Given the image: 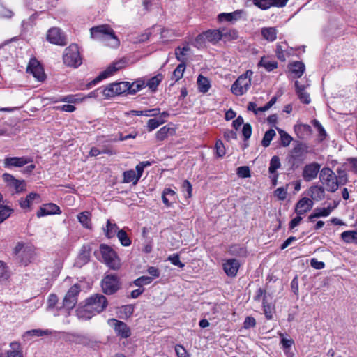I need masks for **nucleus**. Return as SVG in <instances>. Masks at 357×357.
Masks as SVG:
<instances>
[{"instance_id": "72a5a7b5", "label": "nucleus", "mask_w": 357, "mask_h": 357, "mask_svg": "<svg viewBox=\"0 0 357 357\" xmlns=\"http://www.w3.org/2000/svg\"><path fill=\"white\" fill-rule=\"evenodd\" d=\"M289 69L297 78H300L304 73L305 67L303 62L295 61L289 65Z\"/></svg>"}, {"instance_id": "603ef678", "label": "nucleus", "mask_w": 357, "mask_h": 357, "mask_svg": "<svg viewBox=\"0 0 357 357\" xmlns=\"http://www.w3.org/2000/svg\"><path fill=\"white\" fill-rule=\"evenodd\" d=\"M13 211V209L8 206L0 205V223L9 218Z\"/></svg>"}, {"instance_id": "bb28decb", "label": "nucleus", "mask_w": 357, "mask_h": 357, "mask_svg": "<svg viewBox=\"0 0 357 357\" xmlns=\"http://www.w3.org/2000/svg\"><path fill=\"white\" fill-rule=\"evenodd\" d=\"M294 85L296 89V93L297 94L300 101L305 105L309 104L311 100L309 93L305 90V86L300 85L298 81H296Z\"/></svg>"}, {"instance_id": "e2e57ef3", "label": "nucleus", "mask_w": 357, "mask_h": 357, "mask_svg": "<svg viewBox=\"0 0 357 357\" xmlns=\"http://www.w3.org/2000/svg\"><path fill=\"white\" fill-rule=\"evenodd\" d=\"M274 195L280 201L284 200L287 195V186L285 188L280 187L277 188L274 191Z\"/></svg>"}, {"instance_id": "f3484780", "label": "nucleus", "mask_w": 357, "mask_h": 357, "mask_svg": "<svg viewBox=\"0 0 357 357\" xmlns=\"http://www.w3.org/2000/svg\"><path fill=\"white\" fill-rule=\"evenodd\" d=\"M109 321L113 324L114 331L118 336L128 338L131 335L130 329L125 322L116 319H111Z\"/></svg>"}, {"instance_id": "e433bc0d", "label": "nucleus", "mask_w": 357, "mask_h": 357, "mask_svg": "<svg viewBox=\"0 0 357 357\" xmlns=\"http://www.w3.org/2000/svg\"><path fill=\"white\" fill-rule=\"evenodd\" d=\"M341 239L346 243H354L357 245V231L349 230L343 231L340 234Z\"/></svg>"}, {"instance_id": "7ed1b4c3", "label": "nucleus", "mask_w": 357, "mask_h": 357, "mask_svg": "<svg viewBox=\"0 0 357 357\" xmlns=\"http://www.w3.org/2000/svg\"><path fill=\"white\" fill-rule=\"evenodd\" d=\"M100 251L105 264L109 268L117 271L121 268V259L112 247L106 244H101Z\"/></svg>"}, {"instance_id": "4be33fe9", "label": "nucleus", "mask_w": 357, "mask_h": 357, "mask_svg": "<svg viewBox=\"0 0 357 357\" xmlns=\"http://www.w3.org/2000/svg\"><path fill=\"white\" fill-rule=\"evenodd\" d=\"M314 205L313 201L308 197H303L295 205L294 211L297 215H304L310 211Z\"/></svg>"}, {"instance_id": "c9c22d12", "label": "nucleus", "mask_w": 357, "mask_h": 357, "mask_svg": "<svg viewBox=\"0 0 357 357\" xmlns=\"http://www.w3.org/2000/svg\"><path fill=\"white\" fill-rule=\"evenodd\" d=\"M10 349L6 352V357H23L21 344L18 342H13L10 344Z\"/></svg>"}, {"instance_id": "f03ea898", "label": "nucleus", "mask_w": 357, "mask_h": 357, "mask_svg": "<svg viewBox=\"0 0 357 357\" xmlns=\"http://www.w3.org/2000/svg\"><path fill=\"white\" fill-rule=\"evenodd\" d=\"M310 153L311 151L307 143L300 140H294V146L286 158L290 169L292 170L298 169L304 163L307 155Z\"/></svg>"}, {"instance_id": "a211bd4d", "label": "nucleus", "mask_w": 357, "mask_h": 357, "mask_svg": "<svg viewBox=\"0 0 357 357\" xmlns=\"http://www.w3.org/2000/svg\"><path fill=\"white\" fill-rule=\"evenodd\" d=\"M294 131L298 140L303 141L310 137L312 134V127L306 123H296L294 126Z\"/></svg>"}, {"instance_id": "a18cd8bd", "label": "nucleus", "mask_w": 357, "mask_h": 357, "mask_svg": "<svg viewBox=\"0 0 357 357\" xmlns=\"http://www.w3.org/2000/svg\"><path fill=\"white\" fill-rule=\"evenodd\" d=\"M117 237L121 244L124 247L130 246L132 243V241L127 234L126 231L123 229H119L117 232Z\"/></svg>"}, {"instance_id": "6e6d98bb", "label": "nucleus", "mask_w": 357, "mask_h": 357, "mask_svg": "<svg viewBox=\"0 0 357 357\" xmlns=\"http://www.w3.org/2000/svg\"><path fill=\"white\" fill-rule=\"evenodd\" d=\"M337 183L338 186L345 185L348 181V176L347 172L342 169H337Z\"/></svg>"}, {"instance_id": "f704fd0d", "label": "nucleus", "mask_w": 357, "mask_h": 357, "mask_svg": "<svg viewBox=\"0 0 357 357\" xmlns=\"http://www.w3.org/2000/svg\"><path fill=\"white\" fill-rule=\"evenodd\" d=\"M190 50L188 45H186L183 47H177L175 49V56L176 59L181 62V63H185L187 61V54Z\"/></svg>"}, {"instance_id": "a878e982", "label": "nucleus", "mask_w": 357, "mask_h": 357, "mask_svg": "<svg viewBox=\"0 0 357 357\" xmlns=\"http://www.w3.org/2000/svg\"><path fill=\"white\" fill-rule=\"evenodd\" d=\"M242 10H236L232 13H222L218 15L217 21L218 23L225 22H231L236 21L241 14Z\"/></svg>"}, {"instance_id": "de8ad7c7", "label": "nucleus", "mask_w": 357, "mask_h": 357, "mask_svg": "<svg viewBox=\"0 0 357 357\" xmlns=\"http://www.w3.org/2000/svg\"><path fill=\"white\" fill-rule=\"evenodd\" d=\"M33 257V252L30 248H26L23 250L20 256V262L24 266H27Z\"/></svg>"}, {"instance_id": "864d4df0", "label": "nucleus", "mask_w": 357, "mask_h": 357, "mask_svg": "<svg viewBox=\"0 0 357 357\" xmlns=\"http://www.w3.org/2000/svg\"><path fill=\"white\" fill-rule=\"evenodd\" d=\"M153 278L146 276V275H142L137 279H135L133 281V284L136 287L143 288L142 287L144 285L149 284L152 282Z\"/></svg>"}, {"instance_id": "9b49d317", "label": "nucleus", "mask_w": 357, "mask_h": 357, "mask_svg": "<svg viewBox=\"0 0 357 357\" xmlns=\"http://www.w3.org/2000/svg\"><path fill=\"white\" fill-rule=\"evenodd\" d=\"M126 82H114L104 87L103 97L108 98L115 96L121 95L128 90Z\"/></svg>"}, {"instance_id": "5fc2aeb1", "label": "nucleus", "mask_w": 357, "mask_h": 357, "mask_svg": "<svg viewBox=\"0 0 357 357\" xmlns=\"http://www.w3.org/2000/svg\"><path fill=\"white\" fill-rule=\"evenodd\" d=\"M215 150L216 156L218 158H222L225 155L226 150L222 140L218 139L216 141L215 144Z\"/></svg>"}, {"instance_id": "dca6fc26", "label": "nucleus", "mask_w": 357, "mask_h": 357, "mask_svg": "<svg viewBox=\"0 0 357 357\" xmlns=\"http://www.w3.org/2000/svg\"><path fill=\"white\" fill-rule=\"evenodd\" d=\"M289 0H253V3L261 10H268L271 7L284 8Z\"/></svg>"}, {"instance_id": "4468645a", "label": "nucleus", "mask_w": 357, "mask_h": 357, "mask_svg": "<svg viewBox=\"0 0 357 357\" xmlns=\"http://www.w3.org/2000/svg\"><path fill=\"white\" fill-rule=\"evenodd\" d=\"M47 40L50 43L65 46L66 45V36L61 30L57 27L50 28L47 33Z\"/></svg>"}, {"instance_id": "774afa93", "label": "nucleus", "mask_w": 357, "mask_h": 357, "mask_svg": "<svg viewBox=\"0 0 357 357\" xmlns=\"http://www.w3.org/2000/svg\"><path fill=\"white\" fill-rule=\"evenodd\" d=\"M58 296L55 294H50L47 298V307L50 309H53L56 307L58 303Z\"/></svg>"}, {"instance_id": "a19ab883", "label": "nucleus", "mask_w": 357, "mask_h": 357, "mask_svg": "<svg viewBox=\"0 0 357 357\" xmlns=\"http://www.w3.org/2000/svg\"><path fill=\"white\" fill-rule=\"evenodd\" d=\"M276 128L278 132V134L280 135V144L283 147L289 146L290 145L291 142L292 141H294L293 137L289 134H288L285 130H284L281 128Z\"/></svg>"}, {"instance_id": "49530a36", "label": "nucleus", "mask_w": 357, "mask_h": 357, "mask_svg": "<svg viewBox=\"0 0 357 357\" xmlns=\"http://www.w3.org/2000/svg\"><path fill=\"white\" fill-rule=\"evenodd\" d=\"M160 108L146 110H132L131 112L136 116H156L160 114Z\"/></svg>"}, {"instance_id": "5701e85b", "label": "nucleus", "mask_w": 357, "mask_h": 357, "mask_svg": "<svg viewBox=\"0 0 357 357\" xmlns=\"http://www.w3.org/2000/svg\"><path fill=\"white\" fill-rule=\"evenodd\" d=\"M222 266L224 271L228 276L234 277L237 274L240 265L236 259H230L226 260Z\"/></svg>"}, {"instance_id": "ea45409f", "label": "nucleus", "mask_w": 357, "mask_h": 357, "mask_svg": "<svg viewBox=\"0 0 357 357\" xmlns=\"http://www.w3.org/2000/svg\"><path fill=\"white\" fill-rule=\"evenodd\" d=\"M313 126L317 128L318 135L317 139L319 142H322L326 139L327 133L323 126L317 119H313L311 121Z\"/></svg>"}, {"instance_id": "4d7b16f0", "label": "nucleus", "mask_w": 357, "mask_h": 357, "mask_svg": "<svg viewBox=\"0 0 357 357\" xmlns=\"http://www.w3.org/2000/svg\"><path fill=\"white\" fill-rule=\"evenodd\" d=\"M333 208L331 206H328L326 208H317L314 210L317 217L321 218V217H327L332 212Z\"/></svg>"}, {"instance_id": "0e129e2a", "label": "nucleus", "mask_w": 357, "mask_h": 357, "mask_svg": "<svg viewBox=\"0 0 357 357\" xmlns=\"http://www.w3.org/2000/svg\"><path fill=\"white\" fill-rule=\"evenodd\" d=\"M168 260L171 261V263L176 266L181 268H183L185 266V264L181 261L180 256L178 254H173L168 257Z\"/></svg>"}, {"instance_id": "3c124183", "label": "nucleus", "mask_w": 357, "mask_h": 357, "mask_svg": "<svg viewBox=\"0 0 357 357\" xmlns=\"http://www.w3.org/2000/svg\"><path fill=\"white\" fill-rule=\"evenodd\" d=\"M281 167L280 159L279 156L274 155L271 158L268 167L269 173H277V169Z\"/></svg>"}, {"instance_id": "58836bf2", "label": "nucleus", "mask_w": 357, "mask_h": 357, "mask_svg": "<svg viewBox=\"0 0 357 357\" xmlns=\"http://www.w3.org/2000/svg\"><path fill=\"white\" fill-rule=\"evenodd\" d=\"M197 86L199 92L206 93L211 88V84L208 79L202 75H199L197 78Z\"/></svg>"}, {"instance_id": "423d86ee", "label": "nucleus", "mask_w": 357, "mask_h": 357, "mask_svg": "<svg viewBox=\"0 0 357 357\" xmlns=\"http://www.w3.org/2000/svg\"><path fill=\"white\" fill-rule=\"evenodd\" d=\"M81 292V286L76 283L71 286L66 292L62 302V306L59 310H66L67 312H70L73 310L77 303L78 296Z\"/></svg>"}, {"instance_id": "bf43d9fd", "label": "nucleus", "mask_w": 357, "mask_h": 357, "mask_svg": "<svg viewBox=\"0 0 357 357\" xmlns=\"http://www.w3.org/2000/svg\"><path fill=\"white\" fill-rule=\"evenodd\" d=\"M78 258L84 264L87 263L89 261L90 258V248L86 249V246H83L82 248L80 253L79 254Z\"/></svg>"}, {"instance_id": "cd10ccee", "label": "nucleus", "mask_w": 357, "mask_h": 357, "mask_svg": "<svg viewBox=\"0 0 357 357\" xmlns=\"http://www.w3.org/2000/svg\"><path fill=\"white\" fill-rule=\"evenodd\" d=\"M308 195L312 201H321L325 197V190L322 186L312 185L308 189Z\"/></svg>"}, {"instance_id": "2eb2a0df", "label": "nucleus", "mask_w": 357, "mask_h": 357, "mask_svg": "<svg viewBox=\"0 0 357 357\" xmlns=\"http://www.w3.org/2000/svg\"><path fill=\"white\" fill-rule=\"evenodd\" d=\"M321 165L313 162L306 165L303 169L302 176L305 181H311L317 178L319 172L320 171Z\"/></svg>"}, {"instance_id": "f257e3e1", "label": "nucleus", "mask_w": 357, "mask_h": 357, "mask_svg": "<svg viewBox=\"0 0 357 357\" xmlns=\"http://www.w3.org/2000/svg\"><path fill=\"white\" fill-rule=\"evenodd\" d=\"M107 298L102 294H94L86 298L84 304L77 309V314L82 319H89L97 314L102 312L107 306Z\"/></svg>"}, {"instance_id": "39448f33", "label": "nucleus", "mask_w": 357, "mask_h": 357, "mask_svg": "<svg viewBox=\"0 0 357 357\" xmlns=\"http://www.w3.org/2000/svg\"><path fill=\"white\" fill-rule=\"evenodd\" d=\"M63 61L69 67L77 68L82 64V59L77 44H71L64 50Z\"/></svg>"}, {"instance_id": "412c9836", "label": "nucleus", "mask_w": 357, "mask_h": 357, "mask_svg": "<svg viewBox=\"0 0 357 357\" xmlns=\"http://www.w3.org/2000/svg\"><path fill=\"white\" fill-rule=\"evenodd\" d=\"M40 195L38 193L30 192L26 197L19 200V205L23 210L31 211V205L34 202L40 203Z\"/></svg>"}, {"instance_id": "69168bd1", "label": "nucleus", "mask_w": 357, "mask_h": 357, "mask_svg": "<svg viewBox=\"0 0 357 357\" xmlns=\"http://www.w3.org/2000/svg\"><path fill=\"white\" fill-rule=\"evenodd\" d=\"M175 351L177 357H190L189 353L182 344H176Z\"/></svg>"}, {"instance_id": "c03bdc74", "label": "nucleus", "mask_w": 357, "mask_h": 357, "mask_svg": "<svg viewBox=\"0 0 357 357\" xmlns=\"http://www.w3.org/2000/svg\"><path fill=\"white\" fill-rule=\"evenodd\" d=\"M174 132V129L169 127L168 126H165L162 127L159 130H158L155 133V138L158 141H164L168 137V134L170 132Z\"/></svg>"}, {"instance_id": "09e8293b", "label": "nucleus", "mask_w": 357, "mask_h": 357, "mask_svg": "<svg viewBox=\"0 0 357 357\" xmlns=\"http://www.w3.org/2000/svg\"><path fill=\"white\" fill-rule=\"evenodd\" d=\"M186 64L179 63L173 72V79L175 82L179 81L183 76V73L185 70Z\"/></svg>"}, {"instance_id": "37998d69", "label": "nucleus", "mask_w": 357, "mask_h": 357, "mask_svg": "<svg viewBox=\"0 0 357 357\" xmlns=\"http://www.w3.org/2000/svg\"><path fill=\"white\" fill-rule=\"evenodd\" d=\"M139 180V176L136 175L135 170L130 169L123 172V183H132L134 185H136Z\"/></svg>"}, {"instance_id": "79ce46f5", "label": "nucleus", "mask_w": 357, "mask_h": 357, "mask_svg": "<svg viewBox=\"0 0 357 357\" xmlns=\"http://www.w3.org/2000/svg\"><path fill=\"white\" fill-rule=\"evenodd\" d=\"M261 35L266 40L273 42L277 38V30L275 27L263 28Z\"/></svg>"}, {"instance_id": "393cba45", "label": "nucleus", "mask_w": 357, "mask_h": 357, "mask_svg": "<svg viewBox=\"0 0 357 357\" xmlns=\"http://www.w3.org/2000/svg\"><path fill=\"white\" fill-rule=\"evenodd\" d=\"M176 194L174 190L169 188H166L162 193V200L167 207H170L172 203L176 202Z\"/></svg>"}, {"instance_id": "b1692460", "label": "nucleus", "mask_w": 357, "mask_h": 357, "mask_svg": "<svg viewBox=\"0 0 357 357\" xmlns=\"http://www.w3.org/2000/svg\"><path fill=\"white\" fill-rule=\"evenodd\" d=\"M258 68H264L267 72H271L278 67V63L269 56H263L257 63Z\"/></svg>"}, {"instance_id": "20e7f679", "label": "nucleus", "mask_w": 357, "mask_h": 357, "mask_svg": "<svg viewBox=\"0 0 357 357\" xmlns=\"http://www.w3.org/2000/svg\"><path fill=\"white\" fill-rule=\"evenodd\" d=\"M91 37L97 40L114 39L116 45H119V40L112 27L107 24L93 26L90 29Z\"/></svg>"}, {"instance_id": "0eeeda50", "label": "nucleus", "mask_w": 357, "mask_h": 357, "mask_svg": "<svg viewBox=\"0 0 357 357\" xmlns=\"http://www.w3.org/2000/svg\"><path fill=\"white\" fill-rule=\"evenodd\" d=\"M101 286L105 294L112 295L121 289V282L116 274L105 275L102 280Z\"/></svg>"}, {"instance_id": "4c0bfd02", "label": "nucleus", "mask_w": 357, "mask_h": 357, "mask_svg": "<svg viewBox=\"0 0 357 357\" xmlns=\"http://www.w3.org/2000/svg\"><path fill=\"white\" fill-rule=\"evenodd\" d=\"M263 311L266 318L271 320L273 317V314L275 313V305L272 303H268V299H264L262 303Z\"/></svg>"}, {"instance_id": "13d9d810", "label": "nucleus", "mask_w": 357, "mask_h": 357, "mask_svg": "<svg viewBox=\"0 0 357 357\" xmlns=\"http://www.w3.org/2000/svg\"><path fill=\"white\" fill-rule=\"evenodd\" d=\"M166 121L164 119H151L147 121L148 130L149 132L155 130L160 125L163 124Z\"/></svg>"}, {"instance_id": "6e6552de", "label": "nucleus", "mask_w": 357, "mask_h": 357, "mask_svg": "<svg viewBox=\"0 0 357 357\" xmlns=\"http://www.w3.org/2000/svg\"><path fill=\"white\" fill-rule=\"evenodd\" d=\"M319 178L321 183L326 185L327 191L335 192L338 189L337 175L329 167H324L320 171Z\"/></svg>"}, {"instance_id": "9d476101", "label": "nucleus", "mask_w": 357, "mask_h": 357, "mask_svg": "<svg viewBox=\"0 0 357 357\" xmlns=\"http://www.w3.org/2000/svg\"><path fill=\"white\" fill-rule=\"evenodd\" d=\"M2 178L8 188L14 190L12 195L20 194L26 190V183L23 179H17L13 175L8 173L3 174Z\"/></svg>"}, {"instance_id": "680f3d73", "label": "nucleus", "mask_w": 357, "mask_h": 357, "mask_svg": "<svg viewBox=\"0 0 357 357\" xmlns=\"http://www.w3.org/2000/svg\"><path fill=\"white\" fill-rule=\"evenodd\" d=\"M182 191L186 192L187 195H185L186 198H190L192 195V186L188 180H184L181 185Z\"/></svg>"}, {"instance_id": "ddd939ff", "label": "nucleus", "mask_w": 357, "mask_h": 357, "mask_svg": "<svg viewBox=\"0 0 357 357\" xmlns=\"http://www.w3.org/2000/svg\"><path fill=\"white\" fill-rule=\"evenodd\" d=\"M32 162L33 159L31 157H6L3 160V167L6 169L20 168Z\"/></svg>"}, {"instance_id": "6ab92c4d", "label": "nucleus", "mask_w": 357, "mask_h": 357, "mask_svg": "<svg viewBox=\"0 0 357 357\" xmlns=\"http://www.w3.org/2000/svg\"><path fill=\"white\" fill-rule=\"evenodd\" d=\"M204 33L207 41L213 44L217 43L222 40V37L227 36L228 34L226 29H208Z\"/></svg>"}, {"instance_id": "8fccbe9b", "label": "nucleus", "mask_w": 357, "mask_h": 357, "mask_svg": "<svg viewBox=\"0 0 357 357\" xmlns=\"http://www.w3.org/2000/svg\"><path fill=\"white\" fill-rule=\"evenodd\" d=\"M275 131L273 129L271 128L267 130L265 132L264 137L262 139L261 145L264 147H268L270 145L271 142L272 141L273 137L275 136Z\"/></svg>"}, {"instance_id": "c85d7f7f", "label": "nucleus", "mask_w": 357, "mask_h": 357, "mask_svg": "<svg viewBox=\"0 0 357 357\" xmlns=\"http://www.w3.org/2000/svg\"><path fill=\"white\" fill-rule=\"evenodd\" d=\"M163 79L164 75L162 73H158L145 82V87L147 86L152 93H155L158 91V87Z\"/></svg>"}, {"instance_id": "7c9ffc66", "label": "nucleus", "mask_w": 357, "mask_h": 357, "mask_svg": "<svg viewBox=\"0 0 357 357\" xmlns=\"http://www.w3.org/2000/svg\"><path fill=\"white\" fill-rule=\"evenodd\" d=\"M103 231L105 236L111 239L114 238L116 235L117 236V232L119 231V227L114 222L109 219L107 220L106 227L103 228Z\"/></svg>"}, {"instance_id": "c756f323", "label": "nucleus", "mask_w": 357, "mask_h": 357, "mask_svg": "<svg viewBox=\"0 0 357 357\" xmlns=\"http://www.w3.org/2000/svg\"><path fill=\"white\" fill-rule=\"evenodd\" d=\"M245 79V73L242 74L232 84L231 92L236 96H241L243 94V89L245 87V84H243Z\"/></svg>"}, {"instance_id": "052dcab7", "label": "nucleus", "mask_w": 357, "mask_h": 357, "mask_svg": "<svg viewBox=\"0 0 357 357\" xmlns=\"http://www.w3.org/2000/svg\"><path fill=\"white\" fill-rule=\"evenodd\" d=\"M206 41H207L205 37L204 33L199 34L195 39L194 45L197 48H202L206 46Z\"/></svg>"}, {"instance_id": "aec40b11", "label": "nucleus", "mask_w": 357, "mask_h": 357, "mask_svg": "<svg viewBox=\"0 0 357 357\" xmlns=\"http://www.w3.org/2000/svg\"><path fill=\"white\" fill-rule=\"evenodd\" d=\"M61 213V210L58 205L54 203H48L40 207L36 213V215L38 218H41L49 215H59Z\"/></svg>"}, {"instance_id": "f8f14e48", "label": "nucleus", "mask_w": 357, "mask_h": 357, "mask_svg": "<svg viewBox=\"0 0 357 357\" xmlns=\"http://www.w3.org/2000/svg\"><path fill=\"white\" fill-rule=\"evenodd\" d=\"M26 73L31 74L40 82L44 81L46 77L43 67L35 57L30 59L26 67Z\"/></svg>"}, {"instance_id": "2f4dec72", "label": "nucleus", "mask_w": 357, "mask_h": 357, "mask_svg": "<svg viewBox=\"0 0 357 357\" xmlns=\"http://www.w3.org/2000/svg\"><path fill=\"white\" fill-rule=\"evenodd\" d=\"M77 220L82 225L83 227L91 229H92V223H91V213L87 211L79 213L77 215Z\"/></svg>"}, {"instance_id": "473e14b6", "label": "nucleus", "mask_w": 357, "mask_h": 357, "mask_svg": "<svg viewBox=\"0 0 357 357\" xmlns=\"http://www.w3.org/2000/svg\"><path fill=\"white\" fill-rule=\"evenodd\" d=\"M126 83H127V87H129L127 92L130 94H135L145 88V80L143 79H138L132 83L129 82H126Z\"/></svg>"}, {"instance_id": "1a4fd4ad", "label": "nucleus", "mask_w": 357, "mask_h": 357, "mask_svg": "<svg viewBox=\"0 0 357 357\" xmlns=\"http://www.w3.org/2000/svg\"><path fill=\"white\" fill-rule=\"evenodd\" d=\"M125 61L122 59L119 60L116 62H113L110 64L105 70L102 72L98 77H96L93 80L90 82L86 84V88L89 89L92 86L96 85L102 79L114 75L118 70L122 69L124 67Z\"/></svg>"}, {"instance_id": "338daca9", "label": "nucleus", "mask_w": 357, "mask_h": 357, "mask_svg": "<svg viewBox=\"0 0 357 357\" xmlns=\"http://www.w3.org/2000/svg\"><path fill=\"white\" fill-rule=\"evenodd\" d=\"M264 299L267 300L266 291L262 288H259L254 296V300L256 301H260L262 300L263 302L264 301Z\"/></svg>"}]
</instances>
